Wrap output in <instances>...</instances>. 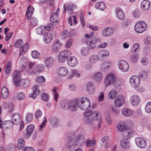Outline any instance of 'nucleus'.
<instances>
[{"instance_id": "f257e3e1", "label": "nucleus", "mask_w": 151, "mask_h": 151, "mask_svg": "<svg viewBox=\"0 0 151 151\" xmlns=\"http://www.w3.org/2000/svg\"><path fill=\"white\" fill-rule=\"evenodd\" d=\"M93 33L92 32L90 35L85 34L84 38V40H85L87 45L91 50L94 49L96 46V40L93 35Z\"/></svg>"}, {"instance_id": "f03ea898", "label": "nucleus", "mask_w": 151, "mask_h": 151, "mask_svg": "<svg viewBox=\"0 0 151 151\" xmlns=\"http://www.w3.org/2000/svg\"><path fill=\"white\" fill-rule=\"evenodd\" d=\"M35 63L30 62L29 65V68L27 70V71L30 74L34 73L37 74V73H40L43 70L44 66L42 64L36 65L33 69L32 68L34 65Z\"/></svg>"}, {"instance_id": "7ed1b4c3", "label": "nucleus", "mask_w": 151, "mask_h": 151, "mask_svg": "<svg viewBox=\"0 0 151 151\" xmlns=\"http://www.w3.org/2000/svg\"><path fill=\"white\" fill-rule=\"evenodd\" d=\"M78 107L81 109L86 110L88 109L91 106L89 99L85 97H82L78 99Z\"/></svg>"}, {"instance_id": "20e7f679", "label": "nucleus", "mask_w": 151, "mask_h": 151, "mask_svg": "<svg viewBox=\"0 0 151 151\" xmlns=\"http://www.w3.org/2000/svg\"><path fill=\"white\" fill-rule=\"evenodd\" d=\"M116 75L113 73H108L106 76L104 81V86L106 87L111 86L116 78Z\"/></svg>"}, {"instance_id": "39448f33", "label": "nucleus", "mask_w": 151, "mask_h": 151, "mask_svg": "<svg viewBox=\"0 0 151 151\" xmlns=\"http://www.w3.org/2000/svg\"><path fill=\"white\" fill-rule=\"evenodd\" d=\"M71 55L70 50H66L60 52L58 56V59L60 63H63L68 59V57Z\"/></svg>"}, {"instance_id": "423d86ee", "label": "nucleus", "mask_w": 151, "mask_h": 151, "mask_svg": "<svg viewBox=\"0 0 151 151\" xmlns=\"http://www.w3.org/2000/svg\"><path fill=\"white\" fill-rule=\"evenodd\" d=\"M147 28L146 23L144 21H139L136 24L134 29L138 33H141L144 32Z\"/></svg>"}, {"instance_id": "0eeeda50", "label": "nucleus", "mask_w": 151, "mask_h": 151, "mask_svg": "<svg viewBox=\"0 0 151 151\" xmlns=\"http://www.w3.org/2000/svg\"><path fill=\"white\" fill-rule=\"evenodd\" d=\"M86 139L84 135L81 134L77 135L74 139V145L77 147H81L84 145Z\"/></svg>"}, {"instance_id": "6e6552de", "label": "nucleus", "mask_w": 151, "mask_h": 151, "mask_svg": "<svg viewBox=\"0 0 151 151\" xmlns=\"http://www.w3.org/2000/svg\"><path fill=\"white\" fill-rule=\"evenodd\" d=\"M140 82L141 79L140 77L136 75L132 76L129 80V82L131 85L136 89L139 91H141L138 89V87L140 83Z\"/></svg>"}, {"instance_id": "1a4fd4ad", "label": "nucleus", "mask_w": 151, "mask_h": 151, "mask_svg": "<svg viewBox=\"0 0 151 151\" xmlns=\"http://www.w3.org/2000/svg\"><path fill=\"white\" fill-rule=\"evenodd\" d=\"M86 91L89 95H93L95 93L96 87L93 82H89L86 85Z\"/></svg>"}, {"instance_id": "9d476101", "label": "nucleus", "mask_w": 151, "mask_h": 151, "mask_svg": "<svg viewBox=\"0 0 151 151\" xmlns=\"http://www.w3.org/2000/svg\"><path fill=\"white\" fill-rule=\"evenodd\" d=\"M118 66L119 69L123 72H127L129 68L128 63L124 60H120L118 62Z\"/></svg>"}, {"instance_id": "9b49d317", "label": "nucleus", "mask_w": 151, "mask_h": 151, "mask_svg": "<svg viewBox=\"0 0 151 151\" xmlns=\"http://www.w3.org/2000/svg\"><path fill=\"white\" fill-rule=\"evenodd\" d=\"M135 141L137 146L141 148H145L147 145L146 140L141 137H137L135 138Z\"/></svg>"}, {"instance_id": "f8f14e48", "label": "nucleus", "mask_w": 151, "mask_h": 151, "mask_svg": "<svg viewBox=\"0 0 151 151\" xmlns=\"http://www.w3.org/2000/svg\"><path fill=\"white\" fill-rule=\"evenodd\" d=\"M130 101L132 105L136 106L140 104L141 99L139 95L137 94H134L131 96Z\"/></svg>"}, {"instance_id": "ddd939ff", "label": "nucleus", "mask_w": 151, "mask_h": 151, "mask_svg": "<svg viewBox=\"0 0 151 151\" xmlns=\"http://www.w3.org/2000/svg\"><path fill=\"white\" fill-rule=\"evenodd\" d=\"M114 32V29L113 27H107L101 31V34L104 37H108L112 35Z\"/></svg>"}, {"instance_id": "4468645a", "label": "nucleus", "mask_w": 151, "mask_h": 151, "mask_svg": "<svg viewBox=\"0 0 151 151\" xmlns=\"http://www.w3.org/2000/svg\"><path fill=\"white\" fill-rule=\"evenodd\" d=\"M116 129L120 132H123L127 130L129 127L126 123L124 121L119 122L116 125Z\"/></svg>"}, {"instance_id": "2eb2a0df", "label": "nucleus", "mask_w": 151, "mask_h": 151, "mask_svg": "<svg viewBox=\"0 0 151 151\" xmlns=\"http://www.w3.org/2000/svg\"><path fill=\"white\" fill-rule=\"evenodd\" d=\"M124 96L122 95H119L114 100L115 106L116 107H120L124 104Z\"/></svg>"}, {"instance_id": "dca6fc26", "label": "nucleus", "mask_w": 151, "mask_h": 151, "mask_svg": "<svg viewBox=\"0 0 151 151\" xmlns=\"http://www.w3.org/2000/svg\"><path fill=\"white\" fill-rule=\"evenodd\" d=\"M78 63V60L74 56H72L68 58L67 64L70 67H75Z\"/></svg>"}, {"instance_id": "f3484780", "label": "nucleus", "mask_w": 151, "mask_h": 151, "mask_svg": "<svg viewBox=\"0 0 151 151\" xmlns=\"http://www.w3.org/2000/svg\"><path fill=\"white\" fill-rule=\"evenodd\" d=\"M2 107L3 109L7 110V111L10 113L12 112L14 108V104L12 102L8 103L5 101L3 103Z\"/></svg>"}, {"instance_id": "a211bd4d", "label": "nucleus", "mask_w": 151, "mask_h": 151, "mask_svg": "<svg viewBox=\"0 0 151 151\" xmlns=\"http://www.w3.org/2000/svg\"><path fill=\"white\" fill-rule=\"evenodd\" d=\"M109 55V51L106 49H103L99 51L97 54L100 60L106 59Z\"/></svg>"}, {"instance_id": "6ab92c4d", "label": "nucleus", "mask_w": 151, "mask_h": 151, "mask_svg": "<svg viewBox=\"0 0 151 151\" xmlns=\"http://www.w3.org/2000/svg\"><path fill=\"white\" fill-rule=\"evenodd\" d=\"M12 123L16 125L19 124L21 120V115L18 113H13L12 114Z\"/></svg>"}, {"instance_id": "aec40b11", "label": "nucleus", "mask_w": 151, "mask_h": 151, "mask_svg": "<svg viewBox=\"0 0 151 151\" xmlns=\"http://www.w3.org/2000/svg\"><path fill=\"white\" fill-rule=\"evenodd\" d=\"M103 77L104 74L100 71L95 73L93 76V79L97 83H101L102 81Z\"/></svg>"}, {"instance_id": "412c9836", "label": "nucleus", "mask_w": 151, "mask_h": 151, "mask_svg": "<svg viewBox=\"0 0 151 151\" xmlns=\"http://www.w3.org/2000/svg\"><path fill=\"white\" fill-rule=\"evenodd\" d=\"M115 12L117 17L119 19L123 20L124 19L125 17V14L122 9L119 7L116 8Z\"/></svg>"}, {"instance_id": "4be33fe9", "label": "nucleus", "mask_w": 151, "mask_h": 151, "mask_svg": "<svg viewBox=\"0 0 151 151\" xmlns=\"http://www.w3.org/2000/svg\"><path fill=\"white\" fill-rule=\"evenodd\" d=\"M57 73L60 76L62 77L66 76L68 74V70L65 67H60L58 68Z\"/></svg>"}, {"instance_id": "5701e85b", "label": "nucleus", "mask_w": 151, "mask_h": 151, "mask_svg": "<svg viewBox=\"0 0 151 151\" xmlns=\"http://www.w3.org/2000/svg\"><path fill=\"white\" fill-rule=\"evenodd\" d=\"M69 109L72 111H75L77 110L78 107V99L73 101H69Z\"/></svg>"}, {"instance_id": "b1692460", "label": "nucleus", "mask_w": 151, "mask_h": 151, "mask_svg": "<svg viewBox=\"0 0 151 151\" xmlns=\"http://www.w3.org/2000/svg\"><path fill=\"white\" fill-rule=\"evenodd\" d=\"M52 35L50 32H45L44 34L43 41L44 43L46 44L49 43L52 40Z\"/></svg>"}, {"instance_id": "393cba45", "label": "nucleus", "mask_w": 151, "mask_h": 151, "mask_svg": "<svg viewBox=\"0 0 151 151\" xmlns=\"http://www.w3.org/2000/svg\"><path fill=\"white\" fill-rule=\"evenodd\" d=\"M75 76H76L78 78L80 77L81 76L80 73L76 70L73 69L71 70L69 73L67 78L68 80H70Z\"/></svg>"}, {"instance_id": "a878e982", "label": "nucleus", "mask_w": 151, "mask_h": 151, "mask_svg": "<svg viewBox=\"0 0 151 151\" xmlns=\"http://www.w3.org/2000/svg\"><path fill=\"white\" fill-rule=\"evenodd\" d=\"M75 6L72 4H67L64 5L63 8L64 11L66 10L69 14H73L74 9L75 8Z\"/></svg>"}, {"instance_id": "bb28decb", "label": "nucleus", "mask_w": 151, "mask_h": 151, "mask_svg": "<svg viewBox=\"0 0 151 151\" xmlns=\"http://www.w3.org/2000/svg\"><path fill=\"white\" fill-rule=\"evenodd\" d=\"M54 62V58L52 57H46L44 59V62L46 67L49 68L52 65Z\"/></svg>"}, {"instance_id": "cd10ccee", "label": "nucleus", "mask_w": 151, "mask_h": 151, "mask_svg": "<svg viewBox=\"0 0 151 151\" xmlns=\"http://www.w3.org/2000/svg\"><path fill=\"white\" fill-rule=\"evenodd\" d=\"M102 114L98 111H93L92 112L91 117L93 120L94 121H99L101 120Z\"/></svg>"}, {"instance_id": "c85d7f7f", "label": "nucleus", "mask_w": 151, "mask_h": 151, "mask_svg": "<svg viewBox=\"0 0 151 151\" xmlns=\"http://www.w3.org/2000/svg\"><path fill=\"white\" fill-rule=\"evenodd\" d=\"M62 45V44L59 40H55L52 46V50L55 52H58Z\"/></svg>"}, {"instance_id": "c756f323", "label": "nucleus", "mask_w": 151, "mask_h": 151, "mask_svg": "<svg viewBox=\"0 0 151 151\" xmlns=\"http://www.w3.org/2000/svg\"><path fill=\"white\" fill-rule=\"evenodd\" d=\"M100 60L97 54H93L91 55L89 58L88 61L90 64L94 65Z\"/></svg>"}, {"instance_id": "7c9ffc66", "label": "nucleus", "mask_w": 151, "mask_h": 151, "mask_svg": "<svg viewBox=\"0 0 151 151\" xmlns=\"http://www.w3.org/2000/svg\"><path fill=\"white\" fill-rule=\"evenodd\" d=\"M90 48L87 47H83L80 50L81 55L83 57H86L90 53Z\"/></svg>"}, {"instance_id": "2f4dec72", "label": "nucleus", "mask_w": 151, "mask_h": 151, "mask_svg": "<svg viewBox=\"0 0 151 151\" xmlns=\"http://www.w3.org/2000/svg\"><path fill=\"white\" fill-rule=\"evenodd\" d=\"M112 84L115 88L120 87L124 84V81L122 79L116 78Z\"/></svg>"}, {"instance_id": "473e14b6", "label": "nucleus", "mask_w": 151, "mask_h": 151, "mask_svg": "<svg viewBox=\"0 0 151 151\" xmlns=\"http://www.w3.org/2000/svg\"><path fill=\"white\" fill-rule=\"evenodd\" d=\"M32 90L33 93L30 95L29 97L35 99L36 96L38 95L40 93V90L39 87L36 85H35L32 88Z\"/></svg>"}, {"instance_id": "72a5a7b5", "label": "nucleus", "mask_w": 151, "mask_h": 151, "mask_svg": "<svg viewBox=\"0 0 151 151\" xmlns=\"http://www.w3.org/2000/svg\"><path fill=\"white\" fill-rule=\"evenodd\" d=\"M133 113V111L127 108H125L122 110V114L125 116H132Z\"/></svg>"}, {"instance_id": "f704fd0d", "label": "nucleus", "mask_w": 151, "mask_h": 151, "mask_svg": "<svg viewBox=\"0 0 151 151\" xmlns=\"http://www.w3.org/2000/svg\"><path fill=\"white\" fill-rule=\"evenodd\" d=\"M150 4V3L149 1L144 0L141 2V6L143 10H146L149 8Z\"/></svg>"}, {"instance_id": "c9c22d12", "label": "nucleus", "mask_w": 151, "mask_h": 151, "mask_svg": "<svg viewBox=\"0 0 151 151\" xmlns=\"http://www.w3.org/2000/svg\"><path fill=\"white\" fill-rule=\"evenodd\" d=\"M28 62L27 58L24 57L21 58L19 60V64L23 68H25L28 65Z\"/></svg>"}, {"instance_id": "e433bc0d", "label": "nucleus", "mask_w": 151, "mask_h": 151, "mask_svg": "<svg viewBox=\"0 0 151 151\" xmlns=\"http://www.w3.org/2000/svg\"><path fill=\"white\" fill-rule=\"evenodd\" d=\"M95 7L97 9L101 11H104L106 8L105 4L103 2H99L97 3L95 5Z\"/></svg>"}, {"instance_id": "4c0bfd02", "label": "nucleus", "mask_w": 151, "mask_h": 151, "mask_svg": "<svg viewBox=\"0 0 151 151\" xmlns=\"http://www.w3.org/2000/svg\"><path fill=\"white\" fill-rule=\"evenodd\" d=\"M50 21L55 24H57L59 21L58 15L55 13H53L50 17Z\"/></svg>"}, {"instance_id": "58836bf2", "label": "nucleus", "mask_w": 151, "mask_h": 151, "mask_svg": "<svg viewBox=\"0 0 151 151\" xmlns=\"http://www.w3.org/2000/svg\"><path fill=\"white\" fill-rule=\"evenodd\" d=\"M60 104L61 108L63 109H69V101L62 100L60 102Z\"/></svg>"}, {"instance_id": "ea45409f", "label": "nucleus", "mask_w": 151, "mask_h": 151, "mask_svg": "<svg viewBox=\"0 0 151 151\" xmlns=\"http://www.w3.org/2000/svg\"><path fill=\"white\" fill-rule=\"evenodd\" d=\"M1 94L2 97L4 99L7 98L9 96V91L5 86L3 87L2 88Z\"/></svg>"}, {"instance_id": "a19ab883", "label": "nucleus", "mask_w": 151, "mask_h": 151, "mask_svg": "<svg viewBox=\"0 0 151 151\" xmlns=\"http://www.w3.org/2000/svg\"><path fill=\"white\" fill-rule=\"evenodd\" d=\"M34 11V8L33 7L31 6H28L26 14V15L27 16L28 19L29 20L30 19Z\"/></svg>"}, {"instance_id": "79ce46f5", "label": "nucleus", "mask_w": 151, "mask_h": 151, "mask_svg": "<svg viewBox=\"0 0 151 151\" xmlns=\"http://www.w3.org/2000/svg\"><path fill=\"white\" fill-rule=\"evenodd\" d=\"M139 57V55L138 53L133 54L131 55L129 60L132 63H135L137 61Z\"/></svg>"}, {"instance_id": "37998d69", "label": "nucleus", "mask_w": 151, "mask_h": 151, "mask_svg": "<svg viewBox=\"0 0 151 151\" xmlns=\"http://www.w3.org/2000/svg\"><path fill=\"white\" fill-rule=\"evenodd\" d=\"M129 142L127 140L122 139L121 142V147L124 149H127L129 148Z\"/></svg>"}, {"instance_id": "c03bdc74", "label": "nucleus", "mask_w": 151, "mask_h": 151, "mask_svg": "<svg viewBox=\"0 0 151 151\" xmlns=\"http://www.w3.org/2000/svg\"><path fill=\"white\" fill-rule=\"evenodd\" d=\"M58 88L57 87H55L52 90V94L55 101L56 102L57 101L59 97V94L58 93Z\"/></svg>"}, {"instance_id": "a18cd8bd", "label": "nucleus", "mask_w": 151, "mask_h": 151, "mask_svg": "<svg viewBox=\"0 0 151 151\" xmlns=\"http://www.w3.org/2000/svg\"><path fill=\"white\" fill-rule=\"evenodd\" d=\"M118 95V92L115 90H111L109 92L108 96L109 98L111 99H114Z\"/></svg>"}, {"instance_id": "49530a36", "label": "nucleus", "mask_w": 151, "mask_h": 151, "mask_svg": "<svg viewBox=\"0 0 151 151\" xmlns=\"http://www.w3.org/2000/svg\"><path fill=\"white\" fill-rule=\"evenodd\" d=\"M29 45L28 43L24 45L20 50V55H24L27 51Z\"/></svg>"}, {"instance_id": "de8ad7c7", "label": "nucleus", "mask_w": 151, "mask_h": 151, "mask_svg": "<svg viewBox=\"0 0 151 151\" xmlns=\"http://www.w3.org/2000/svg\"><path fill=\"white\" fill-rule=\"evenodd\" d=\"M68 23L70 25L73 26L77 23L76 17L73 16L70 17L68 20Z\"/></svg>"}, {"instance_id": "09e8293b", "label": "nucleus", "mask_w": 151, "mask_h": 151, "mask_svg": "<svg viewBox=\"0 0 151 151\" xmlns=\"http://www.w3.org/2000/svg\"><path fill=\"white\" fill-rule=\"evenodd\" d=\"M35 126L33 124H30L27 126L26 129L27 133L29 136L31 135L34 130Z\"/></svg>"}, {"instance_id": "8fccbe9b", "label": "nucleus", "mask_w": 151, "mask_h": 151, "mask_svg": "<svg viewBox=\"0 0 151 151\" xmlns=\"http://www.w3.org/2000/svg\"><path fill=\"white\" fill-rule=\"evenodd\" d=\"M105 119L109 125H110L111 124L112 122V119L109 113L107 112L105 114Z\"/></svg>"}, {"instance_id": "3c124183", "label": "nucleus", "mask_w": 151, "mask_h": 151, "mask_svg": "<svg viewBox=\"0 0 151 151\" xmlns=\"http://www.w3.org/2000/svg\"><path fill=\"white\" fill-rule=\"evenodd\" d=\"M13 80L21 78V74L20 71L18 70L14 71L13 74Z\"/></svg>"}, {"instance_id": "603ef678", "label": "nucleus", "mask_w": 151, "mask_h": 151, "mask_svg": "<svg viewBox=\"0 0 151 151\" xmlns=\"http://www.w3.org/2000/svg\"><path fill=\"white\" fill-rule=\"evenodd\" d=\"M24 44L22 39H18L14 43V46L17 48H19L21 47Z\"/></svg>"}, {"instance_id": "864d4df0", "label": "nucleus", "mask_w": 151, "mask_h": 151, "mask_svg": "<svg viewBox=\"0 0 151 151\" xmlns=\"http://www.w3.org/2000/svg\"><path fill=\"white\" fill-rule=\"evenodd\" d=\"M132 15L135 18H139L141 15L140 11L138 9H136L133 11Z\"/></svg>"}, {"instance_id": "5fc2aeb1", "label": "nucleus", "mask_w": 151, "mask_h": 151, "mask_svg": "<svg viewBox=\"0 0 151 151\" xmlns=\"http://www.w3.org/2000/svg\"><path fill=\"white\" fill-rule=\"evenodd\" d=\"M74 137V134L73 132H70L68 133L67 136V140L68 142L70 143L73 140Z\"/></svg>"}, {"instance_id": "6e6d98bb", "label": "nucleus", "mask_w": 151, "mask_h": 151, "mask_svg": "<svg viewBox=\"0 0 151 151\" xmlns=\"http://www.w3.org/2000/svg\"><path fill=\"white\" fill-rule=\"evenodd\" d=\"M140 49V45H139L137 43H136L134 44L132 47V50L131 52H138Z\"/></svg>"}, {"instance_id": "4d7b16f0", "label": "nucleus", "mask_w": 151, "mask_h": 151, "mask_svg": "<svg viewBox=\"0 0 151 151\" xmlns=\"http://www.w3.org/2000/svg\"><path fill=\"white\" fill-rule=\"evenodd\" d=\"M18 147L19 150L22 149L24 146V141L22 138H20L18 141Z\"/></svg>"}, {"instance_id": "13d9d810", "label": "nucleus", "mask_w": 151, "mask_h": 151, "mask_svg": "<svg viewBox=\"0 0 151 151\" xmlns=\"http://www.w3.org/2000/svg\"><path fill=\"white\" fill-rule=\"evenodd\" d=\"M21 78L13 80V82L14 84L16 86H22V80Z\"/></svg>"}, {"instance_id": "bf43d9fd", "label": "nucleus", "mask_w": 151, "mask_h": 151, "mask_svg": "<svg viewBox=\"0 0 151 151\" xmlns=\"http://www.w3.org/2000/svg\"><path fill=\"white\" fill-rule=\"evenodd\" d=\"M111 63L109 61H106L102 64L103 68L105 69H108L111 67Z\"/></svg>"}, {"instance_id": "052dcab7", "label": "nucleus", "mask_w": 151, "mask_h": 151, "mask_svg": "<svg viewBox=\"0 0 151 151\" xmlns=\"http://www.w3.org/2000/svg\"><path fill=\"white\" fill-rule=\"evenodd\" d=\"M11 71V63L10 61L8 62L5 67V71L6 74L10 73Z\"/></svg>"}, {"instance_id": "680f3d73", "label": "nucleus", "mask_w": 151, "mask_h": 151, "mask_svg": "<svg viewBox=\"0 0 151 151\" xmlns=\"http://www.w3.org/2000/svg\"><path fill=\"white\" fill-rule=\"evenodd\" d=\"M50 122L52 125L56 126L58 123L59 120L56 117H53L50 119Z\"/></svg>"}, {"instance_id": "e2e57ef3", "label": "nucleus", "mask_w": 151, "mask_h": 151, "mask_svg": "<svg viewBox=\"0 0 151 151\" xmlns=\"http://www.w3.org/2000/svg\"><path fill=\"white\" fill-rule=\"evenodd\" d=\"M141 62L142 65H146L148 63V59L146 56H144L141 58Z\"/></svg>"}, {"instance_id": "0e129e2a", "label": "nucleus", "mask_w": 151, "mask_h": 151, "mask_svg": "<svg viewBox=\"0 0 151 151\" xmlns=\"http://www.w3.org/2000/svg\"><path fill=\"white\" fill-rule=\"evenodd\" d=\"M30 19V23L31 25L34 27L36 26L38 23L37 19L35 17H32Z\"/></svg>"}, {"instance_id": "69168bd1", "label": "nucleus", "mask_w": 151, "mask_h": 151, "mask_svg": "<svg viewBox=\"0 0 151 151\" xmlns=\"http://www.w3.org/2000/svg\"><path fill=\"white\" fill-rule=\"evenodd\" d=\"M32 56L33 58L36 59L40 58V55L38 51L34 50L32 52Z\"/></svg>"}, {"instance_id": "338daca9", "label": "nucleus", "mask_w": 151, "mask_h": 151, "mask_svg": "<svg viewBox=\"0 0 151 151\" xmlns=\"http://www.w3.org/2000/svg\"><path fill=\"white\" fill-rule=\"evenodd\" d=\"M145 111L148 113L151 112V102H148L146 105Z\"/></svg>"}, {"instance_id": "774afa93", "label": "nucleus", "mask_w": 151, "mask_h": 151, "mask_svg": "<svg viewBox=\"0 0 151 151\" xmlns=\"http://www.w3.org/2000/svg\"><path fill=\"white\" fill-rule=\"evenodd\" d=\"M68 35L69 32L67 30H65L62 33L60 37L62 40H63L65 39Z\"/></svg>"}]
</instances>
